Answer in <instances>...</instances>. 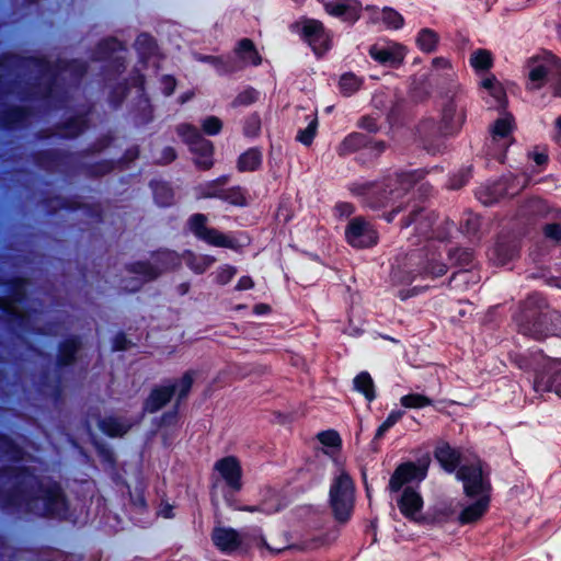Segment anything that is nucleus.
I'll list each match as a JSON object with an SVG mask.
<instances>
[{
    "label": "nucleus",
    "instance_id": "obj_55",
    "mask_svg": "<svg viewBox=\"0 0 561 561\" xmlns=\"http://www.w3.org/2000/svg\"><path fill=\"white\" fill-rule=\"evenodd\" d=\"M481 87L490 91L491 95L495 99L501 100L504 95L502 88L497 84V81L494 76L485 78L481 82Z\"/></svg>",
    "mask_w": 561,
    "mask_h": 561
},
{
    "label": "nucleus",
    "instance_id": "obj_46",
    "mask_svg": "<svg viewBox=\"0 0 561 561\" xmlns=\"http://www.w3.org/2000/svg\"><path fill=\"white\" fill-rule=\"evenodd\" d=\"M153 195L158 205L170 206L174 201L172 188L164 183H157L153 186Z\"/></svg>",
    "mask_w": 561,
    "mask_h": 561
},
{
    "label": "nucleus",
    "instance_id": "obj_56",
    "mask_svg": "<svg viewBox=\"0 0 561 561\" xmlns=\"http://www.w3.org/2000/svg\"><path fill=\"white\" fill-rule=\"evenodd\" d=\"M205 60L213 62L216 67L222 69L226 72H232L239 69V67H237L236 64L230 60V58L224 60L222 57L207 56L205 57Z\"/></svg>",
    "mask_w": 561,
    "mask_h": 561
},
{
    "label": "nucleus",
    "instance_id": "obj_43",
    "mask_svg": "<svg viewBox=\"0 0 561 561\" xmlns=\"http://www.w3.org/2000/svg\"><path fill=\"white\" fill-rule=\"evenodd\" d=\"M87 128V119L84 116H78L67 122L61 131L64 137H77Z\"/></svg>",
    "mask_w": 561,
    "mask_h": 561
},
{
    "label": "nucleus",
    "instance_id": "obj_52",
    "mask_svg": "<svg viewBox=\"0 0 561 561\" xmlns=\"http://www.w3.org/2000/svg\"><path fill=\"white\" fill-rule=\"evenodd\" d=\"M402 416H403L402 411H392L387 416L385 422L378 427V430L375 434V439H380L386 434L387 431H389L397 422H399L401 420Z\"/></svg>",
    "mask_w": 561,
    "mask_h": 561
},
{
    "label": "nucleus",
    "instance_id": "obj_44",
    "mask_svg": "<svg viewBox=\"0 0 561 561\" xmlns=\"http://www.w3.org/2000/svg\"><path fill=\"white\" fill-rule=\"evenodd\" d=\"M124 47L119 41L116 38H107L102 41L96 50V59H106L112 56V54L123 50Z\"/></svg>",
    "mask_w": 561,
    "mask_h": 561
},
{
    "label": "nucleus",
    "instance_id": "obj_12",
    "mask_svg": "<svg viewBox=\"0 0 561 561\" xmlns=\"http://www.w3.org/2000/svg\"><path fill=\"white\" fill-rule=\"evenodd\" d=\"M457 478L462 481L467 496L490 497L492 486L489 472L483 470L480 461L461 466L457 471Z\"/></svg>",
    "mask_w": 561,
    "mask_h": 561
},
{
    "label": "nucleus",
    "instance_id": "obj_33",
    "mask_svg": "<svg viewBox=\"0 0 561 561\" xmlns=\"http://www.w3.org/2000/svg\"><path fill=\"white\" fill-rule=\"evenodd\" d=\"M30 112L23 107H10L0 114V121L4 127L23 126L28 122Z\"/></svg>",
    "mask_w": 561,
    "mask_h": 561
},
{
    "label": "nucleus",
    "instance_id": "obj_9",
    "mask_svg": "<svg viewBox=\"0 0 561 561\" xmlns=\"http://www.w3.org/2000/svg\"><path fill=\"white\" fill-rule=\"evenodd\" d=\"M178 135L186 142L195 156V164L202 170H209L214 165V145L205 139L199 130L190 124H181L176 127Z\"/></svg>",
    "mask_w": 561,
    "mask_h": 561
},
{
    "label": "nucleus",
    "instance_id": "obj_15",
    "mask_svg": "<svg viewBox=\"0 0 561 561\" xmlns=\"http://www.w3.org/2000/svg\"><path fill=\"white\" fill-rule=\"evenodd\" d=\"M345 238L353 248L365 249L377 244L378 232L370 221L364 217H355L345 229Z\"/></svg>",
    "mask_w": 561,
    "mask_h": 561
},
{
    "label": "nucleus",
    "instance_id": "obj_11",
    "mask_svg": "<svg viewBox=\"0 0 561 561\" xmlns=\"http://www.w3.org/2000/svg\"><path fill=\"white\" fill-rule=\"evenodd\" d=\"M523 214L543 219L541 230L545 238L561 243V221L558 218V209L551 208L543 199L531 198L523 206Z\"/></svg>",
    "mask_w": 561,
    "mask_h": 561
},
{
    "label": "nucleus",
    "instance_id": "obj_2",
    "mask_svg": "<svg viewBox=\"0 0 561 561\" xmlns=\"http://www.w3.org/2000/svg\"><path fill=\"white\" fill-rule=\"evenodd\" d=\"M28 67L36 70L37 89L31 96L47 99L54 102L55 107L65 103L68 91L61 87V81L77 83L87 72V65L79 60H58L51 65L44 59L32 58L27 60Z\"/></svg>",
    "mask_w": 561,
    "mask_h": 561
},
{
    "label": "nucleus",
    "instance_id": "obj_10",
    "mask_svg": "<svg viewBox=\"0 0 561 561\" xmlns=\"http://www.w3.org/2000/svg\"><path fill=\"white\" fill-rule=\"evenodd\" d=\"M467 98L461 91H456L442 104L439 130L444 135L458 133L466 121Z\"/></svg>",
    "mask_w": 561,
    "mask_h": 561
},
{
    "label": "nucleus",
    "instance_id": "obj_7",
    "mask_svg": "<svg viewBox=\"0 0 561 561\" xmlns=\"http://www.w3.org/2000/svg\"><path fill=\"white\" fill-rule=\"evenodd\" d=\"M529 67L533 89L541 88L546 79H549L553 95L561 98V61L558 57L547 53L542 57L533 58Z\"/></svg>",
    "mask_w": 561,
    "mask_h": 561
},
{
    "label": "nucleus",
    "instance_id": "obj_3",
    "mask_svg": "<svg viewBox=\"0 0 561 561\" xmlns=\"http://www.w3.org/2000/svg\"><path fill=\"white\" fill-rule=\"evenodd\" d=\"M518 331L536 340L561 335V314L549 307L539 294H533L522 304L515 316Z\"/></svg>",
    "mask_w": 561,
    "mask_h": 561
},
{
    "label": "nucleus",
    "instance_id": "obj_40",
    "mask_svg": "<svg viewBox=\"0 0 561 561\" xmlns=\"http://www.w3.org/2000/svg\"><path fill=\"white\" fill-rule=\"evenodd\" d=\"M438 34L431 28H422L419 32L416 43L421 50L432 53L438 44Z\"/></svg>",
    "mask_w": 561,
    "mask_h": 561
},
{
    "label": "nucleus",
    "instance_id": "obj_49",
    "mask_svg": "<svg viewBox=\"0 0 561 561\" xmlns=\"http://www.w3.org/2000/svg\"><path fill=\"white\" fill-rule=\"evenodd\" d=\"M259 93L253 88H248L240 92L232 101V106H248L253 104L257 100Z\"/></svg>",
    "mask_w": 561,
    "mask_h": 561
},
{
    "label": "nucleus",
    "instance_id": "obj_24",
    "mask_svg": "<svg viewBox=\"0 0 561 561\" xmlns=\"http://www.w3.org/2000/svg\"><path fill=\"white\" fill-rule=\"evenodd\" d=\"M436 221V217L433 213L425 210L424 208H414L409 217L402 221V227H409L411 224H415V230L417 233L426 239L437 237L433 231V226Z\"/></svg>",
    "mask_w": 561,
    "mask_h": 561
},
{
    "label": "nucleus",
    "instance_id": "obj_31",
    "mask_svg": "<svg viewBox=\"0 0 561 561\" xmlns=\"http://www.w3.org/2000/svg\"><path fill=\"white\" fill-rule=\"evenodd\" d=\"M368 144L369 139L366 135L362 133H352L337 146L336 151L339 156L344 157L362 148H366Z\"/></svg>",
    "mask_w": 561,
    "mask_h": 561
},
{
    "label": "nucleus",
    "instance_id": "obj_19",
    "mask_svg": "<svg viewBox=\"0 0 561 561\" xmlns=\"http://www.w3.org/2000/svg\"><path fill=\"white\" fill-rule=\"evenodd\" d=\"M301 35L317 55H322L330 48L331 35L319 20H306Z\"/></svg>",
    "mask_w": 561,
    "mask_h": 561
},
{
    "label": "nucleus",
    "instance_id": "obj_26",
    "mask_svg": "<svg viewBox=\"0 0 561 561\" xmlns=\"http://www.w3.org/2000/svg\"><path fill=\"white\" fill-rule=\"evenodd\" d=\"M214 545L222 552L229 553L241 546V538L233 528L216 527L211 533Z\"/></svg>",
    "mask_w": 561,
    "mask_h": 561
},
{
    "label": "nucleus",
    "instance_id": "obj_47",
    "mask_svg": "<svg viewBox=\"0 0 561 561\" xmlns=\"http://www.w3.org/2000/svg\"><path fill=\"white\" fill-rule=\"evenodd\" d=\"M221 201L234 206H244L247 203L245 191L241 186L226 187Z\"/></svg>",
    "mask_w": 561,
    "mask_h": 561
},
{
    "label": "nucleus",
    "instance_id": "obj_4",
    "mask_svg": "<svg viewBox=\"0 0 561 561\" xmlns=\"http://www.w3.org/2000/svg\"><path fill=\"white\" fill-rule=\"evenodd\" d=\"M424 178V172L413 170L388 176L380 183L356 184L352 192L360 197L371 209H380L401 198L410 188Z\"/></svg>",
    "mask_w": 561,
    "mask_h": 561
},
{
    "label": "nucleus",
    "instance_id": "obj_23",
    "mask_svg": "<svg viewBox=\"0 0 561 561\" xmlns=\"http://www.w3.org/2000/svg\"><path fill=\"white\" fill-rule=\"evenodd\" d=\"M319 1L323 4L328 14L340 18L345 22L355 23L362 15V3L358 0H350V2Z\"/></svg>",
    "mask_w": 561,
    "mask_h": 561
},
{
    "label": "nucleus",
    "instance_id": "obj_39",
    "mask_svg": "<svg viewBox=\"0 0 561 561\" xmlns=\"http://www.w3.org/2000/svg\"><path fill=\"white\" fill-rule=\"evenodd\" d=\"M99 426L103 433L113 437L123 436L129 430V426L127 424L121 422L118 419L115 417L103 419L100 422Z\"/></svg>",
    "mask_w": 561,
    "mask_h": 561
},
{
    "label": "nucleus",
    "instance_id": "obj_1",
    "mask_svg": "<svg viewBox=\"0 0 561 561\" xmlns=\"http://www.w3.org/2000/svg\"><path fill=\"white\" fill-rule=\"evenodd\" d=\"M0 502L39 516H61L67 511L58 483L44 481L28 469L16 466L0 469Z\"/></svg>",
    "mask_w": 561,
    "mask_h": 561
},
{
    "label": "nucleus",
    "instance_id": "obj_62",
    "mask_svg": "<svg viewBox=\"0 0 561 561\" xmlns=\"http://www.w3.org/2000/svg\"><path fill=\"white\" fill-rule=\"evenodd\" d=\"M479 218L477 216H469L465 224L462 225V229L467 234H474L479 229Z\"/></svg>",
    "mask_w": 561,
    "mask_h": 561
},
{
    "label": "nucleus",
    "instance_id": "obj_5",
    "mask_svg": "<svg viewBox=\"0 0 561 561\" xmlns=\"http://www.w3.org/2000/svg\"><path fill=\"white\" fill-rule=\"evenodd\" d=\"M196 373L187 370L176 383H169L154 387L144 402V410L148 413H156L164 408L176 394V405L185 400L192 389Z\"/></svg>",
    "mask_w": 561,
    "mask_h": 561
},
{
    "label": "nucleus",
    "instance_id": "obj_45",
    "mask_svg": "<svg viewBox=\"0 0 561 561\" xmlns=\"http://www.w3.org/2000/svg\"><path fill=\"white\" fill-rule=\"evenodd\" d=\"M0 458L19 460L22 458V450L10 438L0 436Z\"/></svg>",
    "mask_w": 561,
    "mask_h": 561
},
{
    "label": "nucleus",
    "instance_id": "obj_22",
    "mask_svg": "<svg viewBox=\"0 0 561 561\" xmlns=\"http://www.w3.org/2000/svg\"><path fill=\"white\" fill-rule=\"evenodd\" d=\"M215 469L231 491L239 492L242 489V469L236 457L228 456L219 459L215 463Z\"/></svg>",
    "mask_w": 561,
    "mask_h": 561
},
{
    "label": "nucleus",
    "instance_id": "obj_48",
    "mask_svg": "<svg viewBox=\"0 0 561 561\" xmlns=\"http://www.w3.org/2000/svg\"><path fill=\"white\" fill-rule=\"evenodd\" d=\"M449 259L454 264L466 267L473 261V254L469 249H455L448 252Z\"/></svg>",
    "mask_w": 561,
    "mask_h": 561
},
{
    "label": "nucleus",
    "instance_id": "obj_17",
    "mask_svg": "<svg viewBox=\"0 0 561 561\" xmlns=\"http://www.w3.org/2000/svg\"><path fill=\"white\" fill-rule=\"evenodd\" d=\"M427 467L428 460L419 465L412 461L399 465L389 480V491L399 492L403 488V485L412 481L423 480L426 477Z\"/></svg>",
    "mask_w": 561,
    "mask_h": 561
},
{
    "label": "nucleus",
    "instance_id": "obj_14",
    "mask_svg": "<svg viewBox=\"0 0 561 561\" xmlns=\"http://www.w3.org/2000/svg\"><path fill=\"white\" fill-rule=\"evenodd\" d=\"M154 264L147 261H139L129 264L126 270L131 274L141 276V284L151 282L159 277V275L173 266L176 261V254L172 251H158L153 255Z\"/></svg>",
    "mask_w": 561,
    "mask_h": 561
},
{
    "label": "nucleus",
    "instance_id": "obj_25",
    "mask_svg": "<svg viewBox=\"0 0 561 561\" xmlns=\"http://www.w3.org/2000/svg\"><path fill=\"white\" fill-rule=\"evenodd\" d=\"M400 513L412 522H419L417 514L423 508V497L411 486L403 489L401 495L397 500Z\"/></svg>",
    "mask_w": 561,
    "mask_h": 561
},
{
    "label": "nucleus",
    "instance_id": "obj_60",
    "mask_svg": "<svg viewBox=\"0 0 561 561\" xmlns=\"http://www.w3.org/2000/svg\"><path fill=\"white\" fill-rule=\"evenodd\" d=\"M357 126L359 128H363V129L369 131V133H377L379 130L377 118H375V117H373L370 115L363 116L358 121Z\"/></svg>",
    "mask_w": 561,
    "mask_h": 561
},
{
    "label": "nucleus",
    "instance_id": "obj_61",
    "mask_svg": "<svg viewBox=\"0 0 561 561\" xmlns=\"http://www.w3.org/2000/svg\"><path fill=\"white\" fill-rule=\"evenodd\" d=\"M237 274V268L230 265H226L220 268L217 274V282L221 285L229 283Z\"/></svg>",
    "mask_w": 561,
    "mask_h": 561
},
{
    "label": "nucleus",
    "instance_id": "obj_6",
    "mask_svg": "<svg viewBox=\"0 0 561 561\" xmlns=\"http://www.w3.org/2000/svg\"><path fill=\"white\" fill-rule=\"evenodd\" d=\"M329 495L334 518L340 523H346L352 516L355 502V486L348 473L341 471L333 479Z\"/></svg>",
    "mask_w": 561,
    "mask_h": 561
},
{
    "label": "nucleus",
    "instance_id": "obj_36",
    "mask_svg": "<svg viewBox=\"0 0 561 561\" xmlns=\"http://www.w3.org/2000/svg\"><path fill=\"white\" fill-rule=\"evenodd\" d=\"M80 347L81 342L77 337H71L62 342L59 347L58 364L60 366L71 365Z\"/></svg>",
    "mask_w": 561,
    "mask_h": 561
},
{
    "label": "nucleus",
    "instance_id": "obj_63",
    "mask_svg": "<svg viewBox=\"0 0 561 561\" xmlns=\"http://www.w3.org/2000/svg\"><path fill=\"white\" fill-rule=\"evenodd\" d=\"M130 345V341H128L124 333H118L114 339L113 350L115 351H124L127 350Z\"/></svg>",
    "mask_w": 561,
    "mask_h": 561
},
{
    "label": "nucleus",
    "instance_id": "obj_37",
    "mask_svg": "<svg viewBox=\"0 0 561 561\" xmlns=\"http://www.w3.org/2000/svg\"><path fill=\"white\" fill-rule=\"evenodd\" d=\"M354 387L357 391L362 392L368 401L375 399V385L367 371H362L354 378Z\"/></svg>",
    "mask_w": 561,
    "mask_h": 561
},
{
    "label": "nucleus",
    "instance_id": "obj_16",
    "mask_svg": "<svg viewBox=\"0 0 561 561\" xmlns=\"http://www.w3.org/2000/svg\"><path fill=\"white\" fill-rule=\"evenodd\" d=\"M207 216L204 214H194L187 225L191 232L199 240L219 248H232V240L215 228L207 226Z\"/></svg>",
    "mask_w": 561,
    "mask_h": 561
},
{
    "label": "nucleus",
    "instance_id": "obj_30",
    "mask_svg": "<svg viewBox=\"0 0 561 561\" xmlns=\"http://www.w3.org/2000/svg\"><path fill=\"white\" fill-rule=\"evenodd\" d=\"M230 180L229 175H221L216 180L205 182L197 188L198 198H219L222 199L226 185Z\"/></svg>",
    "mask_w": 561,
    "mask_h": 561
},
{
    "label": "nucleus",
    "instance_id": "obj_29",
    "mask_svg": "<svg viewBox=\"0 0 561 561\" xmlns=\"http://www.w3.org/2000/svg\"><path fill=\"white\" fill-rule=\"evenodd\" d=\"M434 456L448 472H454L460 462V453L451 448L447 443L437 446Z\"/></svg>",
    "mask_w": 561,
    "mask_h": 561
},
{
    "label": "nucleus",
    "instance_id": "obj_54",
    "mask_svg": "<svg viewBox=\"0 0 561 561\" xmlns=\"http://www.w3.org/2000/svg\"><path fill=\"white\" fill-rule=\"evenodd\" d=\"M203 131L209 136L218 135L222 129V122L217 116H208L202 123Z\"/></svg>",
    "mask_w": 561,
    "mask_h": 561
},
{
    "label": "nucleus",
    "instance_id": "obj_34",
    "mask_svg": "<svg viewBox=\"0 0 561 561\" xmlns=\"http://www.w3.org/2000/svg\"><path fill=\"white\" fill-rule=\"evenodd\" d=\"M262 164V152L257 148H250L243 152L238 161L237 169L240 172H252L257 170Z\"/></svg>",
    "mask_w": 561,
    "mask_h": 561
},
{
    "label": "nucleus",
    "instance_id": "obj_21",
    "mask_svg": "<svg viewBox=\"0 0 561 561\" xmlns=\"http://www.w3.org/2000/svg\"><path fill=\"white\" fill-rule=\"evenodd\" d=\"M537 392L553 391L561 398V360L554 359L537 376L534 382Z\"/></svg>",
    "mask_w": 561,
    "mask_h": 561
},
{
    "label": "nucleus",
    "instance_id": "obj_51",
    "mask_svg": "<svg viewBox=\"0 0 561 561\" xmlns=\"http://www.w3.org/2000/svg\"><path fill=\"white\" fill-rule=\"evenodd\" d=\"M317 127L318 121L313 118L305 129L298 131L296 139L306 146L311 145L317 134Z\"/></svg>",
    "mask_w": 561,
    "mask_h": 561
},
{
    "label": "nucleus",
    "instance_id": "obj_59",
    "mask_svg": "<svg viewBox=\"0 0 561 561\" xmlns=\"http://www.w3.org/2000/svg\"><path fill=\"white\" fill-rule=\"evenodd\" d=\"M261 127L260 119L256 116H251L247 119L243 133L248 137L256 136Z\"/></svg>",
    "mask_w": 561,
    "mask_h": 561
},
{
    "label": "nucleus",
    "instance_id": "obj_32",
    "mask_svg": "<svg viewBox=\"0 0 561 561\" xmlns=\"http://www.w3.org/2000/svg\"><path fill=\"white\" fill-rule=\"evenodd\" d=\"M234 53L243 62H249L253 66H259L262 62V57L250 38L240 39L234 48Z\"/></svg>",
    "mask_w": 561,
    "mask_h": 561
},
{
    "label": "nucleus",
    "instance_id": "obj_58",
    "mask_svg": "<svg viewBox=\"0 0 561 561\" xmlns=\"http://www.w3.org/2000/svg\"><path fill=\"white\" fill-rule=\"evenodd\" d=\"M469 178L470 170H462L450 179L449 187L451 190H459L467 184Z\"/></svg>",
    "mask_w": 561,
    "mask_h": 561
},
{
    "label": "nucleus",
    "instance_id": "obj_8",
    "mask_svg": "<svg viewBox=\"0 0 561 561\" xmlns=\"http://www.w3.org/2000/svg\"><path fill=\"white\" fill-rule=\"evenodd\" d=\"M422 251H414L409 254L405 263V276L400 275V271L394 272L393 277L402 283H411L416 276H430L432 278L440 277L447 273V265L437 261L434 253L422 260Z\"/></svg>",
    "mask_w": 561,
    "mask_h": 561
},
{
    "label": "nucleus",
    "instance_id": "obj_41",
    "mask_svg": "<svg viewBox=\"0 0 561 561\" xmlns=\"http://www.w3.org/2000/svg\"><path fill=\"white\" fill-rule=\"evenodd\" d=\"M363 80L354 73H344L339 82L341 93L345 96H350L357 92L362 87Z\"/></svg>",
    "mask_w": 561,
    "mask_h": 561
},
{
    "label": "nucleus",
    "instance_id": "obj_42",
    "mask_svg": "<svg viewBox=\"0 0 561 561\" xmlns=\"http://www.w3.org/2000/svg\"><path fill=\"white\" fill-rule=\"evenodd\" d=\"M400 403L407 409H421L432 405L433 401L431 398L421 393H409L400 399Z\"/></svg>",
    "mask_w": 561,
    "mask_h": 561
},
{
    "label": "nucleus",
    "instance_id": "obj_13",
    "mask_svg": "<svg viewBox=\"0 0 561 561\" xmlns=\"http://www.w3.org/2000/svg\"><path fill=\"white\" fill-rule=\"evenodd\" d=\"M26 280L23 278L13 279L10 283V295L0 298V308L11 316L20 327H27L32 319V312L20 310L19 304L25 299Z\"/></svg>",
    "mask_w": 561,
    "mask_h": 561
},
{
    "label": "nucleus",
    "instance_id": "obj_50",
    "mask_svg": "<svg viewBox=\"0 0 561 561\" xmlns=\"http://www.w3.org/2000/svg\"><path fill=\"white\" fill-rule=\"evenodd\" d=\"M318 440L328 447H335L339 448L342 445V439L339 435V433L334 430L323 431L320 432L318 435Z\"/></svg>",
    "mask_w": 561,
    "mask_h": 561
},
{
    "label": "nucleus",
    "instance_id": "obj_64",
    "mask_svg": "<svg viewBox=\"0 0 561 561\" xmlns=\"http://www.w3.org/2000/svg\"><path fill=\"white\" fill-rule=\"evenodd\" d=\"M176 158L175 150L172 147H165L162 150V156L159 159V162L162 164H167L172 162Z\"/></svg>",
    "mask_w": 561,
    "mask_h": 561
},
{
    "label": "nucleus",
    "instance_id": "obj_57",
    "mask_svg": "<svg viewBox=\"0 0 561 561\" xmlns=\"http://www.w3.org/2000/svg\"><path fill=\"white\" fill-rule=\"evenodd\" d=\"M456 282H462L468 284L469 282L477 283L478 276L470 270L463 268L453 274L450 284Z\"/></svg>",
    "mask_w": 561,
    "mask_h": 561
},
{
    "label": "nucleus",
    "instance_id": "obj_20",
    "mask_svg": "<svg viewBox=\"0 0 561 561\" xmlns=\"http://www.w3.org/2000/svg\"><path fill=\"white\" fill-rule=\"evenodd\" d=\"M518 188L513 185V180L503 178L490 185L482 186L477 191V196L484 205H492L506 196H514Z\"/></svg>",
    "mask_w": 561,
    "mask_h": 561
},
{
    "label": "nucleus",
    "instance_id": "obj_53",
    "mask_svg": "<svg viewBox=\"0 0 561 561\" xmlns=\"http://www.w3.org/2000/svg\"><path fill=\"white\" fill-rule=\"evenodd\" d=\"M382 20L383 22L392 28H400L403 25L402 15L391 8H385L382 10Z\"/></svg>",
    "mask_w": 561,
    "mask_h": 561
},
{
    "label": "nucleus",
    "instance_id": "obj_28",
    "mask_svg": "<svg viewBox=\"0 0 561 561\" xmlns=\"http://www.w3.org/2000/svg\"><path fill=\"white\" fill-rule=\"evenodd\" d=\"M489 505V496L479 497L473 504L462 510L458 518L459 523L466 525L478 522L486 513Z\"/></svg>",
    "mask_w": 561,
    "mask_h": 561
},
{
    "label": "nucleus",
    "instance_id": "obj_18",
    "mask_svg": "<svg viewBox=\"0 0 561 561\" xmlns=\"http://www.w3.org/2000/svg\"><path fill=\"white\" fill-rule=\"evenodd\" d=\"M368 54L379 65L397 69L403 64L407 50L398 43L374 44Z\"/></svg>",
    "mask_w": 561,
    "mask_h": 561
},
{
    "label": "nucleus",
    "instance_id": "obj_35",
    "mask_svg": "<svg viewBox=\"0 0 561 561\" xmlns=\"http://www.w3.org/2000/svg\"><path fill=\"white\" fill-rule=\"evenodd\" d=\"M183 257L186 265L197 274H203L206 272L216 261L214 256L196 254L192 251L185 252Z\"/></svg>",
    "mask_w": 561,
    "mask_h": 561
},
{
    "label": "nucleus",
    "instance_id": "obj_27",
    "mask_svg": "<svg viewBox=\"0 0 561 561\" xmlns=\"http://www.w3.org/2000/svg\"><path fill=\"white\" fill-rule=\"evenodd\" d=\"M514 128V119L511 115L499 118L492 127V141L505 151L513 142L512 131Z\"/></svg>",
    "mask_w": 561,
    "mask_h": 561
},
{
    "label": "nucleus",
    "instance_id": "obj_38",
    "mask_svg": "<svg viewBox=\"0 0 561 561\" xmlns=\"http://www.w3.org/2000/svg\"><path fill=\"white\" fill-rule=\"evenodd\" d=\"M470 65L476 71H486L493 66V57L488 49H477L471 54Z\"/></svg>",
    "mask_w": 561,
    "mask_h": 561
}]
</instances>
